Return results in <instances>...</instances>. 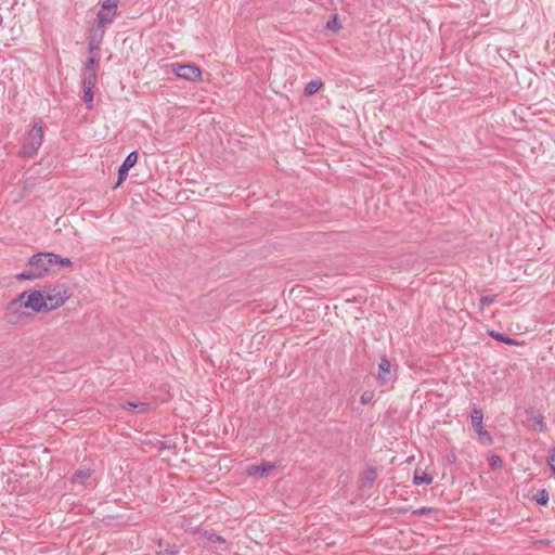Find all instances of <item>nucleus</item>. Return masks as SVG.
<instances>
[{"label":"nucleus","mask_w":555,"mask_h":555,"mask_svg":"<svg viewBox=\"0 0 555 555\" xmlns=\"http://www.w3.org/2000/svg\"><path fill=\"white\" fill-rule=\"evenodd\" d=\"M91 469L89 468H83V469H78L74 475H73V478H72V481L74 485H79V486H82L86 483V481L88 479H90L91 477Z\"/></svg>","instance_id":"nucleus-9"},{"label":"nucleus","mask_w":555,"mask_h":555,"mask_svg":"<svg viewBox=\"0 0 555 555\" xmlns=\"http://www.w3.org/2000/svg\"><path fill=\"white\" fill-rule=\"evenodd\" d=\"M52 263L53 266L60 264L61 267L67 268L72 267V260L69 258L61 257L60 255H56L52 253Z\"/></svg>","instance_id":"nucleus-16"},{"label":"nucleus","mask_w":555,"mask_h":555,"mask_svg":"<svg viewBox=\"0 0 555 555\" xmlns=\"http://www.w3.org/2000/svg\"><path fill=\"white\" fill-rule=\"evenodd\" d=\"M137 160H138L137 152H131L127 155L126 159L124 160V163L120 165V167L118 169V181H117L115 188L120 185L126 180V178L128 177V171L130 170V168H132L135 165Z\"/></svg>","instance_id":"nucleus-6"},{"label":"nucleus","mask_w":555,"mask_h":555,"mask_svg":"<svg viewBox=\"0 0 555 555\" xmlns=\"http://www.w3.org/2000/svg\"><path fill=\"white\" fill-rule=\"evenodd\" d=\"M176 553H177V551H170L171 555H175Z\"/></svg>","instance_id":"nucleus-33"},{"label":"nucleus","mask_w":555,"mask_h":555,"mask_svg":"<svg viewBox=\"0 0 555 555\" xmlns=\"http://www.w3.org/2000/svg\"><path fill=\"white\" fill-rule=\"evenodd\" d=\"M548 465L551 466L552 470L555 473V453L551 455L548 460Z\"/></svg>","instance_id":"nucleus-30"},{"label":"nucleus","mask_w":555,"mask_h":555,"mask_svg":"<svg viewBox=\"0 0 555 555\" xmlns=\"http://www.w3.org/2000/svg\"><path fill=\"white\" fill-rule=\"evenodd\" d=\"M201 535L212 543H220V544L225 543V539L223 537L217 534L214 530H203V531H201Z\"/></svg>","instance_id":"nucleus-12"},{"label":"nucleus","mask_w":555,"mask_h":555,"mask_svg":"<svg viewBox=\"0 0 555 555\" xmlns=\"http://www.w3.org/2000/svg\"><path fill=\"white\" fill-rule=\"evenodd\" d=\"M390 367H391V364H390L389 360L386 358H382L378 363V375H377V379L379 380V383L382 385H385L389 382Z\"/></svg>","instance_id":"nucleus-8"},{"label":"nucleus","mask_w":555,"mask_h":555,"mask_svg":"<svg viewBox=\"0 0 555 555\" xmlns=\"http://www.w3.org/2000/svg\"><path fill=\"white\" fill-rule=\"evenodd\" d=\"M433 481L431 475L427 474L424 470L416 469L413 477V482L417 486L426 483L429 485Z\"/></svg>","instance_id":"nucleus-10"},{"label":"nucleus","mask_w":555,"mask_h":555,"mask_svg":"<svg viewBox=\"0 0 555 555\" xmlns=\"http://www.w3.org/2000/svg\"><path fill=\"white\" fill-rule=\"evenodd\" d=\"M482 418H483V415H482L481 410H479L477 408L473 409V411L470 413V421H472L473 426L477 427V426L482 425Z\"/></svg>","instance_id":"nucleus-15"},{"label":"nucleus","mask_w":555,"mask_h":555,"mask_svg":"<svg viewBox=\"0 0 555 555\" xmlns=\"http://www.w3.org/2000/svg\"><path fill=\"white\" fill-rule=\"evenodd\" d=\"M96 81L95 69L85 70L83 73V87L94 88Z\"/></svg>","instance_id":"nucleus-13"},{"label":"nucleus","mask_w":555,"mask_h":555,"mask_svg":"<svg viewBox=\"0 0 555 555\" xmlns=\"http://www.w3.org/2000/svg\"><path fill=\"white\" fill-rule=\"evenodd\" d=\"M96 61L94 57H90L88 59L87 61V65H86V69L85 70H90V69H94V65H95Z\"/></svg>","instance_id":"nucleus-28"},{"label":"nucleus","mask_w":555,"mask_h":555,"mask_svg":"<svg viewBox=\"0 0 555 555\" xmlns=\"http://www.w3.org/2000/svg\"><path fill=\"white\" fill-rule=\"evenodd\" d=\"M489 335L499 341L505 343L506 345H516V341L513 338H509L499 332L491 331Z\"/></svg>","instance_id":"nucleus-17"},{"label":"nucleus","mask_w":555,"mask_h":555,"mask_svg":"<svg viewBox=\"0 0 555 555\" xmlns=\"http://www.w3.org/2000/svg\"><path fill=\"white\" fill-rule=\"evenodd\" d=\"M495 300V296H482L480 298L479 308L482 310L486 305L492 304Z\"/></svg>","instance_id":"nucleus-25"},{"label":"nucleus","mask_w":555,"mask_h":555,"mask_svg":"<svg viewBox=\"0 0 555 555\" xmlns=\"http://www.w3.org/2000/svg\"><path fill=\"white\" fill-rule=\"evenodd\" d=\"M172 72L182 79L196 82L202 80V70L193 64H172Z\"/></svg>","instance_id":"nucleus-5"},{"label":"nucleus","mask_w":555,"mask_h":555,"mask_svg":"<svg viewBox=\"0 0 555 555\" xmlns=\"http://www.w3.org/2000/svg\"><path fill=\"white\" fill-rule=\"evenodd\" d=\"M52 268V253H38L29 258L26 269L16 274L15 279L18 281L37 280L48 274Z\"/></svg>","instance_id":"nucleus-1"},{"label":"nucleus","mask_w":555,"mask_h":555,"mask_svg":"<svg viewBox=\"0 0 555 555\" xmlns=\"http://www.w3.org/2000/svg\"><path fill=\"white\" fill-rule=\"evenodd\" d=\"M326 28L331 29L333 31H336L340 28V24L337 20V16H334L332 20H330L326 24Z\"/></svg>","instance_id":"nucleus-23"},{"label":"nucleus","mask_w":555,"mask_h":555,"mask_svg":"<svg viewBox=\"0 0 555 555\" xmlns=\"http://www.w3.org/2000/svg\"><path fill=\"white\" fill-rule=\"evenodd\" d=\"M491 465L492 466H501L502 465V461L499 456H494L492 457V462H491Z\"/></svg>","instance_id":"nucleus-29"},{"label":"nucleus","mask_w":555,"mask_h":555,"mask_svg":"<svg viewBox=\"0 0 555 555\" xmlns=\"http://www.w3.org/2000/svg\"><path fill=\"white\" fill-rule=\"evenodd\" d=\"M476 428V431L477 434L480 436V437H487L489 440H490V435L489 433L483 428V425H480V426H477L475 427Z\"/></svg>","instance_id":"nucleus-27"},{"label":"nucleus","mask_w":555,"mask_h":555,"mask_svg":"<svg viewBox=\"0 0 555 555\" xmlns=\"http://www.w3.org/2000/svg\"><path fill=\"white\" fill-rule=\"evenodd\" d=\"M534 499L538 504L545 505L548 502V492L545 489H542L538 491V493L534 495Z\"/></svg>","instance_id":"nucleus-19"},{"label":"nucleus","mask_w":555,"mask_h":555,"mask_svg":"<svg viewBox=\"0 0 555 555\" xmlns=\"http://www.w3.org/2000/svg\"><path fill=\"white\" fill-rule=\"evenodd\" d=\"M89 47H90V51L98 50L99 49V43H94V41L91 40L90 43H89Z\"/></svg>","instance_id":"nucleus-31"},{"label":"nucleus","mask_w":555,"mask_h":555,"mask_svg":"<svg viewBox=\"0 0 555 555\" xmlns=\"http://www.w3.org/2000/svg\"><path fill=\"white\" fill-rule=\"evenodd\" d=\"M42 293L44 300L47 301L48 311L61 307L69 298L67 289L64 285L44 287Z\"/></svg>","instance_id":"nucleus-4"},{"label":"nucleus","mask_w":555,"mask_h":555,"mask_svg":"<svg viewBox=\"0 0 555 555\" xmlns=\"http://www.w3.org/2000/svg\"><path fill=\"white\" fill-rule=\"evenodd\" d=\"M377 478V469L375 467H371L363 474V479L367 481L369 483H372Z\"/></svg>","instance_id":"nucleus-20"},{"label":"nucleus","mask_w":555,"mask_h":555,"mask_svg":"<svg viewBox=\"0 0 555 555\" xmlns=\"http://www.w3.org/2000/svg\"><path fill=\"white\" fill-rule=\"evenodd\" d=\"M274 468V464L269 462H263L259 465H250L246 468V474L250 477L262 478L266 477L272 469Z\"/></svg>","instance_id":"nucleus-7"},{"label":"nucleus","mask_w":555,"mask_h":555,"mask_svg":"<svg viewBox=\"0 0 555 555\" xmlns=\"http://www.w3.org/2000/svg\"><path fill=\"white\" fill-rule=\"evenodd\" d=\"M118 5V0H104L102 3V10L104 11H112L113 15H116V10Z\"/></svg>","instance_id":"nucleus-18"},{"label":"nucleus","mask_w":555,"mask_h":555,"mask_svg":"<svg viewBox=\"0 0 555 555\" xmlns=\"http://www.w3.org/2000/svg\"><path fill=\"white\" fill-rule=\"evenodd\" d=\"M373 398H374L373 391H364L360 397V401L362 404H367L373 400Z\"/></svg>","instance_id":"nucleus-24"},{"label":"nucleus","mask_w":555,"mask_h":555,"mask_svg":"<svg viewBox=\"0 0 555 555\" xmlns=\"http://www.w3.org/2000/svg\"><path fill=\"white\" fill-rule=\"evenodd\" d=\"M322 85L323 83L321 80H311L310 82H308V85L305 88V94L313 95L314 93H317L320 90Z\"/></svg>","instance_id":"nucleus-14"},{"label":"nucleus","mask_w":555,"mask_h":555,"mask_svg":"<svg viewBox=\"0 0 555 555\" xmlns=\"http://www.w3.org/2000/svg\"><path fill=\"white\" fill-rule=\"evenodd\" d=\"M21 307L29 308L35 312L48 311L42 291L24 292L14 298L9 306L10 309L15 310Z\"/></svg>","instance_id":"nucleus-2"},{"label":"nucleus","mask_w":555,"mask_h":555,"mask_svg":"<svg viewBox=\"0 0 555 555\" xmlns=\"http://www.w3.org/2000/svg\"><path fill=\"white\" fill-rule=\"evenodd\" d=\"M43 141V127L42 122H36L28 131L22 147L23 157H34Z\"/></svg>","instance_id":"nucleus-3"},{"label":"nucleus","mask_w":555,"mask_h":555,"mask_svg":"<svg viewBox=\"0 0 555 555\" xmlns=\"http://www.w3.org/2000/svg\"><path fill=\"white\" fill-rule=\"evenodd\" d=\"M431 511H433L431 507H422V508L413 511V515L423 516V515L430 513Z\"/></svg>","instance_id":"nucleus-26"},{"label":"nucleus","mask_w":555,"mask_h":555,"mask_svg":"<svg viewBox=\"0 0 555 555\" xmlns=\"http://www.w3.org/2000/svg\"><path fill=\"white\" fill-rule=\"evenodd\" d=\"M83 101L88 104L89 107L92 106V102H93V88L92 87H83Z\"/></svg>","instance_id":"nucleus-21"},{"label":"nucleus","mask_w":555,"mask_h":555,"mask_svg":"<svg viewBox=\"0 0 555 555\" xmlns=\"http://www.w3.org/2000/svg\"><path fill=\"white\" fill-rule=\"evenodd\" d=\"M537 425H540V426H541V428H542V427H543L542 420H539V421L537 422Z\"/></svg>","instance_id":"nucleus-32"},{"label":"nucleus","mask_w":555,"mask_h":555,"mask_svg":"<svg viewBox=\"0 0 555 555\" xmlns=\"http://www.w3.org/2000/svg\"><path fill=\"white\" fill-rule=\"evenodd\" d=\"M115 15H113L112 13L109 12H106L104 10H100L96 14V26L100 28V27H104L106 24H109L113 22V17Z\"/></svg>","instance_id":"nucleus-11"},{"label":"nucleus","mask_w":555,"mask_h":555,"mask_svg":"<svg viewBox=\"0 0 555 555\" xmlns=\"http://www.w3.org/2000/svg\"><path fill=\"white\" fill-rule=\"evenodd\" d=\"M126 409H137L138 412L142 413L147 409V404L143 402L133 403V402H126L124 405Z\"/></svg>","instance_id":"nucleus-22"}]
</instances>
